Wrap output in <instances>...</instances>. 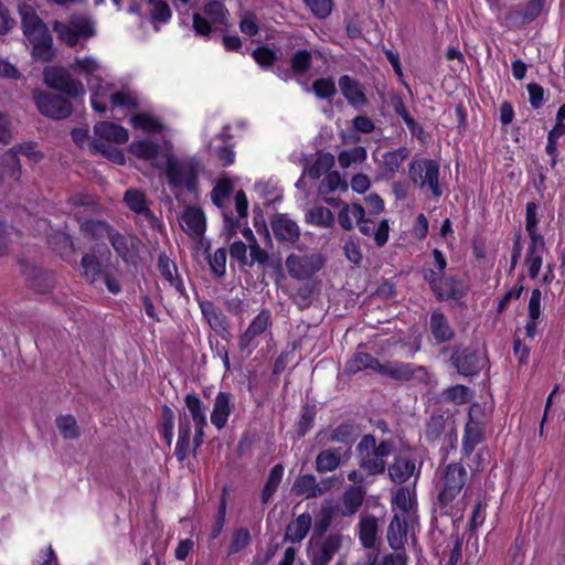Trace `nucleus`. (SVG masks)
Masks as SVG:
<instances>
[{
    "label": "nucleus",
    "instance_id": "e2e57ef3",
    "mask_svg": "<svg viewBox=\"0 0 565 565\" xmlns=\"http://www.w3.org/2000/svg\"><path fill=\"white\" fill-rule=\"evenodd\" d=\"M90 148H92L93 152H99L115 163H118V164L125 163L124 153L120 150H118L117 148L106 145L102 140H98V139L92 140Z\"/></svg>",
    "mask_w": 565,
    "mask_h": 565
},
{
    "label": "nucleus",
    "instance_id": "f257e3e1",
    "mask_svg": "<svg viewBox=\"0 0 565 565\" xmlns=\"http://www.w3.org/2000/svg\"><path fill=\"white\" fill-rule=\"evenodd\" d=\"M188 412L179 414L178 440L175 456L183 461L191 452V420L194 425L193 449L199 448L204 440V428L207 426L206 406L201 398L192 393L184 397Z\"/></svg>",
    "mask_w": 565,
    "mask_h": 565
},
{
    "label": "nucleus",
    "instance_id": "9d476101",
    "mask_svg": "<svg viewBox=\"0 0 565 565\" xmlns=\"http://www.w3.org/2000/svg\"><path fill=\"white\" fill-rule=\"evenodd\" d=\"M203 13L205 17L199 13L193 15V29L198 35L207 38L212 25L215 28L227 25L228 12L222 2H207L203 8Z\"/></svg>",
    "mask_w": 565,
    "mask_h": 565
},
{
    "label": "nucleus",
    "instance_id": "603ef678",
    "mask_svg": "<svg viewBox=\"0 0 565 565\" xmlns=\"http://www.w3.org/2000/svg\"><path fill=\"white\" fill-rule=\"evenodd\" d=\"M306 221L318 227L330 228L334 224V215L328 207L315 206L306 213Z\"/></svg>",
    "mask_w": 565,
    "mask_h": 565
},
{
    "label": "nucleus",
    "instance_id": "a878e982",
    "mask_svg": "<svg viewBox=\"0 0 565 565\" xmlns=\"http://www.w3.org/2000/svg\"><path fill=\"white\" fill-rule=\"evenodd\" d=\"M199 307L212 330L222 337L230 333V324L226 316L212 301L200 300Z\"/></svg>",
    "mask_w": 565,
    "mask_h": 565
},
{
    "label": "nucleus",
    "instance_id": "72a5a7b5",
    "mask_svg": "<svg viewBox=\"0 0 565 565\" xmlns=\"http://www.w3.org/2000/svg\"><path fill=\"white\" fill-rule=\"evenodd\" d=\"M407 536L405 518L395 512L387 527V542L394 551L404 550Z\"/></svg>",
    "mask_w": 565,
    "mask_h": 565
},
{
    "label": "nucleus",
    "instance_id": "ddd939ff",
    "mask_svg": "<svg viewBox=\"0 0 565 565\" xmlns=\"http://www.w3.org/2000/svg\"><path fill=\"white\" fill-rule=\"evenodd\" d=\"M324 265V258L321 254L313 253L308 255H290L286 259V268L290 277L298 280L311 278Z\"/></svg>",
    "mask_w": 565,
    "mask_h": 565
},
{
    "label": "nucleus",
    "instance_id": "4be33fe9",
    "mask_svg": "<svg viewBox=\"0 0 565 565\" xmlns=\"http://www.w3.org/2000/svg\"><path fill=\"white\" fill-rule=\"evenodd\" d=\"M350 458V448H327L321 450L315 460V468L318 473H327L337 470Z\"/></svg>",
    "mask_w": 565,
    "mask_h": 565
},
{
    "label": "nucleus",
    "instance_id": "f704fd0d",
    "mask_svg": "<svg viewBox=\"0 0 565 565\" xmlns=\"http://www.w3.org/2000/svg\"><path fill=\"white\" fill-rule=\"evenodd\" d=\"M366 211L358 202L344 204L338 213V222L345 231H351L359 222H363Z\"/></svg>",
    "mask_w": 565,
    "mask_h": 565
},
{
    "label": "nucleus",
    "instance_id": "6ab92c4d",
    "mask_svg": "<svg viewBox=\"0 0 565 565\" xmlns=\"http://www.w3.org/2000/svg\"><path fill=\"white\" fill-rule=\"evenodd\" d=\"M450 362L457 372L466 377L478 374L483 367V359L476 350L470 348L455 350Z\"/></svg>",
    "mask_w": 565,
    "mask_h": 565
},
{
    "label": "nucleus",
    "instance_id": "6e6552de",
    "mask_svg": "<svg viewBox=\"0 0 565 565\" xmlns=\"http://www.w3.org/2000/svg\"><path fill=\"white\" fill-rule=\"evenodd\" d=\"M468 480V471L460 462H452L440 471L437 502L440 509L451 505Z\"/></svg>",
    "mask_w": 565,
    "mask_h": 565
},
{
    "label": "nucleus",
    "instance_id": "3c124183",
    "mask_svg": "<svg viewBox=\"0 0 565 565\" xmlns=\"http://www.w3.org/2000/svg\"><path fill=\"white\" fill-rule=\"evenodd\" d=\"M285 468L282 465H275L268 475L267 481L262 491V502L264 504L268 503L273 495L276 493L282 477H284Z\"/></svg>",
    "mask_w": 565,
    "mask_h": 565
},
{
    "label": "nucleus",
    "instance_id": "b1692460",
    "mask_svg": "<svg viewBox=\"0 0 565 565\" xmlns=\"http://www.w3.org/2000/svg\"><path fill=\"white\" fill-rule=\"evenodd\" d=\"M388 476L395 483H405L411 477L417 479L420 470L416 467V462L408 456L398 455L387 467Z\"/></svg>",
    "mask_w": 565,
    "mask_h": 565
},
{
    "label": "nucleus",
    "instance_id": "c9c22d12",
    "mask_svg": "<svg viewBox=\"0 0 565 565\" xmlns=\"http://www.w3.org/2000/svg\"><path fill=\"white\" fill-rule=\"evenodd\" d=\"M429 328L436 343L438 344L449 342L455 337V332L450 327L448 319L440 311L431 312Z\"/></svg>",
    "mask_w": 565,
    "mask_h": 565
},
{
    "label": "nucleus",
    "instance_id": "bf43d9fd",
    "mask_svg": "<svg viewBox=\"0 0 565 565\" xmlns=\"http://www.w3.org/2000/svg\"><path fill=\"white\" fill-rule=\"evenodd\" d=\"M159 429L162 438L170 446L174 435V413L168 405L162 406Z\"/></svg>",
    "mask_w": 565,
    "mask_h": 565
},
{
    "label": "nucleus",
    "instance_id": "6e6d98bb",
    "mask_svg": "<svg viewBox=\"0 0 565 565\" xmlns=\"http://www.w3.org/2000/svg\"><path fill=\"white\" fill-rule=\"evenodd\" d=\"M356 435L358 431L354 425L341 424L329 433L327 440L330 443L344 444L350 447V445L354 441Z\"/></svg>",
    "mask_w": 565,
    "mask_h": 565
},
{
    "label": "nucleus",
    "instance_id": "4468645a",
    "mask_svg": "<svg viewBox=\"0 0 565 565\" xmlns=\"http://www.w3.org/2000/svg\"><path fill=\"white\" fill-rule=\"evenodd\" d=\"M375 372L383 376L403 382L414 379L425 380L428 377V372L424 366L399 361H386L384 363L377 361Z\"/></svg>",
    "mask_w": 565,
    "mask_h": 565
},
{
    "label": "nucleus",
    "instance_id": "a19ab883",
    "mask_svg": "<svg viewBox=\"0 0 565 565\" xmlns=\"http://www.w3.org/2000/svg\"><path fill=\"white\" fill-rule=\"evenodd\" d=\"M541 290L533 289L527 305V322L524 327L527 338H534L536 334L537 321L541 316Z\"/></svg>",
    "mask_w": 565,
    "mask_h": 565
},
{
    "label": "nucleus",
    "instance_id": "7ed1b4c3",
    "mask_svg": "<svg viewBox=\"0 0 565 565\" xmlns=\"http://www.w3.org/2000/svg\"><path fill=\"white\" fill-rule=\"evenodd\" d=\"M18 10L21 17L23 35L32 47V56L42 62L51 61L54 55L53 42L45 23L30 3H20Z\"/></svg>",
    "mask_w": 565,
    "mask_h": 565
},
{
    "label": "nucleus",
    "instance_id": "f3484780",
    "mask_svg": "<svg viewBox=\"0 0 565 565\" xmlns=\"http://www.w3.org/2000/svg\"><path fill=\"white\" fill-rule=\"evenodd\" d=\"M126 205L140 218L145 220L149 227L156 230L161 226L159 220L149 207L146 193L139 189H128L124 195Z\"/></svg>",
    "mask_w": 565,
    "mask_h": 565
},
{
    "label": "nucleus",
    "instance_id": "79ce46f5",
    "mask_svg": "<svg viewBox=\"0 0 565 565\" xmlns=\"http://www.w3.org/2000/svg\"><path fill=\"white\" fill-rule=\"evenodd\" d=\"M377 519L373 515L362 516L359 522V539L365 548H372L376 542Z\"/></svg>",
    "mask_w": 565,
    "mask_h": 565
},
{
    "label": "nucleus",
    "instance_id": "37998d69",
    "mask_svg": "<svg viewBox=\"0 0 565 565\" xmlns=\"http://www.w3.org/2000/svg\"><path fill=\"white\" fill-rule=\"evenodd\" d=\"M322 57V53L317 49L311 50H297L290 58L291 70L296 74H305L309 71L312 64V56Z\"/></svg>",
    "mask_w": 565,
    "mask_h": 565
},
{
    "label": "nucleus",
    "instance_id": "e433bc0d",
    "mask_svg": "<svg viewBox=\"0 0 565 565\" xmlns=\"http://www.w3.org/2000/svg\"><path fill=\"white\" fill-rule=\"evenodd\" d=\"M416 505V491L408 487L397 488L392 495V508L394 511L398 510L401 515L408 514Z\"/></svg>",
    "mask_w": 565,
    "mask_h": 565
},
{
    "label": "nucleus",
    "instance_id": "09e8293b",
    "mask_svg": "<svg viewBox=\"0 0 565 565\" xmlns=\"http://www.w3.org/2000/svg\"><path fill=\"white\" fill-rule=\"evenodd\" d=\"M482 440L481 429L479 427L478 422L472 420L471 418L466 424L465 434L462 437V451L466 456H470L476 446L479 445Z\"/></svg>",
    "mask_w": 565,
    "mask_h": 565
},
{
    "label": "nucleus",
    "instance_id": "864d4df0",
    "mask_svg": "<svg viewBox=\"0 0 565 565\" xmlns=\"http://www.w3.org/2000/svg\"><path fill=\"white\" fill-rule=\"evenodd\" d=\"M364 491L360 487H351L344 493L342 498V514L352 515L354 514L363 503Z\"/></svg>",
    "mask_w": 565,
    "mask_h": 565
},
{
    "label": "nucleus",
    "instance_id": "5701e85b",
    "mask_svg": "<svg viewBox=\"0 0 565 565\" xmlns=\"http://www.w3.org/2000/svg\"><path fill=\"white\" fill-rule=\"evenodd\" d=\"M109 242L115 252L122 258L124 262H132L138 254L141 245L140 239L132 234H121L117 231H113Z\"/></svg>",
    "mask_w": 565,
    "mask_h": 565
},
{
    "label": "nucleus",
    "instance_id": "f03ea898",
    "mask_svg": "<svg viewBox=\"0 0 565 565\" xmlns=\"http://www.w3.org/2000/svg\"><path fill=\"white\" fill-rule=\"evenodd\" d=\"M18 10L21 17L23 35L32 47V56L42 62L51 61L54 55L53 42L45 23L30 3H20Z\"/></svg>",
    "mask_w": 565,
    "mask_h": 565
},
{
    "label": "nucleus",
    "instance_id": "4d7b16f0",
    "mask_svg": "<svg viewBox=\"0 0 565 565\" xmlns=\"http://www.w3.org/2000/svg\"><path fill=\"white\" fill-rule=\"evenodd\" d=\"M367 153L364 147L356 146L350 149L342 150L338 156V161L341 168L347 169L352 164L362 163L366 160Z\"/></svg>",
    "mask_w": 565,
    "mask_h": 565
},
{
    "label": "nucleus",
    "instance_id": "9b49d317",
    "mask_svg": "<svg viewBox=\"0 0 565 565\" xmlns=\"http://www.w3.org/2000/svg\"><path fill=\"white\" fill-rule=\"evenodd\" d=\"M43 76L44 83L49 87L72 97L83 96L86 93L83 83L78 79H75L64 67H46L43 72Z\"/></svg>",
    "mask_w": 565,
    "mask_h": 565
},
{
    "label": "nucleus",
    "instance_id": "8fccbe9b",
    "mask_svg": "<svg viewBox=\"0 0 565 565\" xmlns=\"http://www.w3.org/2000/svg\"><path fill=\"white\" fill-rule=\"evenodd\" d=\"M348 190L345 179L338 171H329L319 185V194L329 195L335 191L344 192Z\"/></svg>",
    "mask_w": 565,
    "mask_h": 565
},
{
    "label": "nucleus",
    "instance_id": "393cba45",
    "mask_svg": "<svg viewBox=\"0 0 565 565\" xmlns=\"http://www.w3.org/2000/svg\"><path fill=\"white\" fill-rule=\"evenodd\" d=\"M546 253L545 241L543 236L530 237V244L525 254V265L527 267L529 277L535 279L543 264V256Z\"/></svg>",
    "mask_w": 565,
    "mask_h": 565
},
{
    "label": "nucleus",
    "instance_id": "774afa93",
    "mask_svg": "<svg viewBox=\"0 0 565 565\" xmlns=\"http://www.w3.org/2000/svg\"><path fill=\"white\" fill-rule=\"evenodd\" d=\"M312 92L318 98H331L337 94L335 83L332 78H319L313 82Z\"/></svg>",
    "mask_w": 565,
    "mask_h": 565
},
{
    "label": "nucleus",
    "instance_id": "412c9836",
    "mask_svg": "<svg viewBox=\"0 0 565 565\" xmlns=\"http://www.w3.org/2000/svg\"><path fill=\"white\" fill-rule=\"evenodd\" d=\"M235 408V398L230 392H218L213 402L211 412V423L217 429H223L228 420L230 415Z\"/></svg>",
    "mask_w": 565,
    "mask_h": 565
},
{
    "label": "nucleus",
    "instance_id": "680f3d73",
    "mask_svg": "<svg viewBox=\"0 0 565 565\" xmlns=\"http://www.w3.org/2000/svg\"><path fill=\"white\" fill-rule=\"evenodd\" d=\"M130 152L140 159H154L158 154V145L151 140L134 141L130 147Z\"/></svg>",
    "mask_w": 565,
    "mask_h": 565
},
{
    "label": "nucleus",
    "instance_id": "5fc2aeb1",
    "mask_svg": "<svg viewBox=\"0 0 565 565\" xmlns=\"http://www.w3.org/2000/svg\"><path fill=\"white\" fill-rule=\"evenodd\" d=\"M545 0H530L523 8L512 13L520 23L534 21L543 11Z\"/></svg>",
    "mask_w": 565,
    "mask_h": 565
},
{
    "label": "nucleus",
    "instance_id": "ea45409f",
    "mask_svg": "<svg viewBox=\"0 0 565 565\" xmlns=\"http://www.w3.org/2000/svg\"><path fill=\"white\" fill-rule=\"evenodd\" d=\"M311 525V515L302 513L287 525L285 539L292 543H299L306 537Z\"/></svg>",
    "mask_w": 565,
    "mask_h": 565
},
{
    "label": "nucleus",
    "instance_id": "aec40b11",
    "mask_svg": "<svg viewBox=\"0 0 565 565\" xmlns=\"http://www.w3.org/2000/svg\"><path fill=\"white\" fill-rule=\"evenodd\" d=\"M179 224L189 237L200 241L206 230L205 214L201 207L186 206L179 216Z\"/></svg>",
    "mask_w": 565,
    "mask_h": 565
},
{
    "label": "nucleus",
    "instance_id": "0e129e2a",
    "mask_svg": "<svg viewBox=\"0 0 565 565\" xmlns=\"http://www.w3.org/2000/svg\"><path fill=\"white\" fill-rule=\"evenodd\" d=\"M226 259L227 252L224 247L217 248L212 255L209 256V265L215 277L222 278L225 276Z\"/></svg>",
    "mask_w": 565,
    "mask_h": 565
},
{
    "label": "nucleus",
    "instance_id": "bb28decb",
    "mask_svg": "<svg viewBox=\"0 0 565 565\" xmlns=\"http://www.w3.org/2000/svg\"><path fill=\"white\" fill-rule=\"evenodd\" d=\"M359 231L364 236L372 237L377 247H383L390 237V225L385 218L375 223L370 217H365L363 222H359Z\"/></svg>",
    "mask_w": 565,
    "mask_h": 565
},
{
    "label": "nucleus",
    "instance_id": "c756f323",
    "mask_svg": "<svg viewBox=\"0 0 565 565\" xmlns=\"http://www.w3.org/2000/svg\"><path fill=\"white\" fill-rule=\"evenodd\" d=\"M409 153L411 151L406 147H399L385 152L382 157V177L384 179H393L399 171L404 161L409 157Z\"/></svg>",
    "mask_w": 565,
    "mask_h": 565
},
{
    "label": "nucleus",
    "instance_id": "a18cd8bd",
    "mask_svg": "<svg viewBox=\"0 0 565 565\" xmlns=\"http://www.w3.org/2000/svg\"><path fill=\"white\" fill-rule=\"evenodd\" d=\"M377 359L366 352H356L344 366V371L348 374H355L363 370L376 371Z\"/></svg>",
    "mask_w": 565,
    "mask_h": 565
},
{
    "label": "nucleus",
    "instance_id": "13d9d810",
    "mask_svg": "<svg viewBox=\"0 0 565 565\" xmlns=\"http://www.w3.org/2000/svg\"><path fill=\"white\" fill-rule=\"evenodd\" d=\"M81 266L83 276L87 281L94 284L97 281L102 274V264L94 254H85L82 257Z\"/></svg>",
    "mask_w": 565,
    "mask_h": 565
},
{
    "label": "nucleus",
    "instance_id": "c85d7f7f",
    "mask_svg": "<svg viewBox=\"0 0 565 565\" xmlns=\"http://www.w3.org/2000/svg\"><path fill=\"white\" fill-rule=\"evenodd\" d=\"M341 540L338 535H329L321 545L310 551V561L312 565H328L333 555L340 548Z\"/></svg>",
    "mask_w": 565,
    "mask_h": 565
},
{
    "label": "nucleus",
    "instance_id": "f8f14e48",
    "mask_svg": "<svg viewBox=\"0 0 565 565\" xmlns=\"http://www.w3.org/2000/svg\"><path fill=\"white\" fill-rule=\"evenodd\" d=\"M33 99L39 111L49 118L64 119L72 113L71 102L58 95L35 90Z\"/></svg>",
    "mask_w": 565,
    "mask_h": 565
},
{
    "label": "nucleus",
    "instance_id": "1a4fd4ad",
    "mask_svg": "<svg viewBox=\"0 0 565 565\" xmlns=\"http://www.w3.org/2000/svg\"><path fill=\"white\" fill-rule=\"evenodd\" d=\"M411 181L420 189L428 188L435 198L443 195L439 185V164L431 159H416L409 163Z\"/></svg>",
    "mask_w": 565,
    "mask_h": 565
},
{
    "label": "nucleus",
    "instance_id": "20e7f679",
    "mask_svg": "<svg viewBox=\"0 0 565 565\" xmlns=\"http://www.w3.org/2000/svg\"><path fill=\"white\" fill-rule=\"evenodd\" d=\"M233 191L234 181L228 175H222L210 193L213 204L222 211L225 230L231 234L236 232L239 220L247 217L248 211V201L243 190H238L234 196L236 214L228 210V199Z\"/></svg>",
    "mask_w": 565,
    "mask_h": 565
},
{
    "label": "nucleus",
    "instance_id": "69168bd1",
    "mask_svg": "<svg viewBox=\"0 0 565 565\" xmlns=\"http://www.w3.org/2000/svg\"><path fill=\"white\" fill-rule=\"evenodd\" d=\"M56 426L61 435L66 439H75L79 435L76 419L72 415L57 417Z\"/></svg>",
    "mask_w": 565,
    "mask_h": 565
},
{
    "label": "nucleus",
    "instance_id": "dca6fc26",
    "mask_svg": "<svg viewBox=\"0 0 565 565\" xmlns=\"http://www.w3.org/2000/svg\"><path fill=\"white\" fill-rule=\"evenodd\" d=\"M18 154H22L33 162H39L43 158L41 152L35 151L33 143H22L3 153L1 157V166L8 169L9 178L17 181L20 179L22 172Z\"/></svg>",
    "mask_w": 565,
    "mask_h": 565
},
{
    "label": "nucleus",
    "instance_id": "2f4dec72",
    "mask_svg": "<svg viewBox=\"0 0 565 565\" xmlns=\"http://www.w3.org/2000/svg\"><path fill=\"white\" fill-rule=\"evenodd\" d=\"M271 230L275 237L284 242H296L299 238V226L295 221L285 214H279L271 222Z\"/></svg>",
    "mask_w": 565,
    "mask_h": 565
},
{
    "label": "nucleus",
    "instance_id": "a211bd4d",
    "mask_svg": "<svg viewBox=\"0 0 565 565\" xmlns=\"http://www.w3.org/2000/svg\"><path fill=\"white\" fill-rule=\"evenodd\" d=\"M332 487V478H324L318 482L313 475L307 473L301 475L296 479V481L292 484L291 491L296 495H301L305 497L306 499H312L330 491Z\"/></svg>",
    "mask_w": 565,
    "mask_h": 565
},
{
    "label": "nucleus",
    "instance_id": "2eb2a0df",
    "mask_svg": "<svg viewBox=\"0 0 565 565\" xmlns=\"http://www.w3.org/2000/svg\"><path fill=\"white\" fill-rule=\"evenodd\" d=\"M271 326V313L268 309H262L249 322L247 329L238 337V348L242 352L250 353L258 345L257 338L264 334Z\"/></svg>",
    "mask_w": 565,
    "mask_h": 565
},
{
    "label": "nucleus",
    "instance_id": "7c9ffc66",
    "mask_svg": "<svg viewBox=\"0 0 565 565\" xmlns=\"http://www.w3.org/2000/svg\"><path fill=\"white\" fill-rule=\"evenodd\" d=\"M94 132L96 135L95 139L103 142L125 143L129 138L127 129L110 121L97 122L94 126Z\"/></svg>",
    "mask_w": 565,
    "mask_h": 565
},
{
    "label": "nucleus",
    "instance_id": "cd10ccee",
    "mask_svg": "<svg viewBox=\"0 0 565 565\" xmlns=\"http://www.w3.org/2000/svg\"><path fill=\"white\" fill-rule=\"evenodd\" d=\"M438 300H460L467 294L466 285L454 276H445L434 292Z\"/></svg>",
    "mask_w": 565,
    "mask_h": 565
},
{
    "label": "nucleus",
    "instance_id": "052dcab7",
    "mask_svg": "<svg viewBox=\"0 0 565 565\" xmlns=\"http://www.w3.org/2000/svg\"><path fill=\"white\" fill-rule=\"evenodd\" d=\"M130 122L134 128L146 132H160L162 130L160 121L156 117L145 113L132 116Z\"/></svg>",
    "mask_w": 565,
    "mask_h": 565
},
{
    "label": "nucleus",
    "instance_id": "4c0bfd02",
    "mask_svg": "<svg viewBox=\"0 0 565 565\" xmlns=\"http://www.w3.org/2000/svg\"><path fill=\"white\" fill-rule=\"evenodd\" d=\"M71 68L83 74L88 85H92L94 81H99L102 65L94 56L75 57L71 64Z\"/></svg>",
    "mask_w": 565,
    "mask_h": 565
},
{
    "label": "nucleus",
    "instance_id": "39448f33",
    "mask_svg": "<svg viewBox=\"0 0 565 565\" xmlns=\"http://www.w3.org/2000/svg\"><path fill=\"white\" fill-rule=\"evenodd\" d=\"M394 444L391 440H381L371 435H364L356 446L360 468L369 476L381 475L386 469V458L392 455Z\"/></svg>",
    "mask_w": 565,
    "mask_h": 565
},
{
    "label": "nucleus",
    "instance_id": "de8ad7c7",
    "mask_svg": "<svg viewBox=\"0 0 565 565\" xmlns=\"http://www.w3.org/2000/svg\"><path fill=\"white\" fill-rule=\"evenodd\" d=\"M158 269L160 275L174 287L177 290H181L182 281L178 276V269L166 254H160L158 258Z\"/></svg>",
    "mask_w": 565,
    "mask_h": 565
},
{
    "label": "nucleus",
    "instance_id": "338daca9",
    "mask_svg": "<svg viewBox=\"0 0 565 565\" xmlns=\"http://www.w3.org/2000/svg\"><path fill=\"white\" fill-rule=\"evenodd\" d=\"M113 107L135 109L138 106L137 97L130 90H118L110 94Z\"/></svg>",
    "mask_w": 565,
    "mask_h": 565
},
{
    "label": "nucleus",
    "instance_id": "49530a36",
    "mask_svg": "<svg viewBox=\"0 0 565 565\" xmlns=\"http://www.w3.org/2000/svg\"><path fill=\"white\" fill-rule=\"evenodd\" d=\"M334 164V157L329 152H318L315 161L305 168V172L313 180L327 174Z\"/></svg>",
    "mask_w": 565,
    "mask_h": 565
},
{
    "label": "nucleus",
    "instance_id": "473e14b6",
    "mask_svg": "<svg viewBox=\"0 0 565 565\" xmlns=\"http://www.w3.org/2000/svg\"><path fill=\"white\" fill-rule=\"evenodd\" d=\"M339 86L348 103L354 107L363 106L366 103L364 88L354 78L343 75L339 78Z\"/></svg>",
    "mask_w": 565,
    "mask_h": 565
},
{
    "label": "nucleus",
    "instance_id": "0eeeda50",
    "mask_svg": "<svg viewBox=\"0 0 565 565\" xmlns=\"http://www.w3.org/2000/svg\"><path fill=\"white\" fill-rule=\"evenodd\" d=\"M53 31L67 46L82 49L96 34L94 20L85 14H72L65 22L55 21Z\"/></svg>",
    "mask_w": 565,
    "mask_h": 565
},
{
    "label": "nucleus",
    "instance_id": "58836bf2",
    "mask_svg": "<svg viewBox=\"0 0 565 565\" xmlns=\"http://www.w3.org/2000/svg\"><path fill=\"white\" fill-rule=\"evenodd\" d=\"M90 90V104L95 111L99 114H104L107 109L106 99H110V94H113V85L104 82L100 77L99 81H94L92 83Z\"/></svg>",
    "mask_w": 565,
    "mask_h": 565
},
{
    "label": "nucleus",
    "instance_id": "c03bdc74",
    "mask_svg": "<svg viewBox=\"0 0 565 565\" xmlns=\"http://www.w3.org/2000/svg\"><path fill=\"white\" fill-rule=\"evenodd\" d=\"M113 231L114 228L104 221L88 220L81 224V232L90 239H109Z\"/></svg>",
    "mask_w": 565,
    "mask_h": 565
},
{
    "label": "nucleus",
    "instance_id": "423d86ee",
    "mask_svg": "<svg viewBox=\"0 0 565 565\" xmlns=\"http://www.w3.org/2000/svg\"><path fill=\"white\" fill-rule=\"evenodd\" d=\"M202 170L203 166L196 157L178 159L173 156H168L167 158L166 174L172 188L196 192L199 175Z\"/></svg>",
    "mask_w": 565,
    "mask_h": 565
}]
</instances>
